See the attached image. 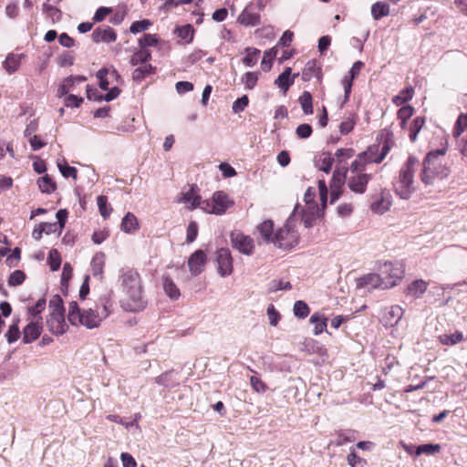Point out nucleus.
Wrapping results in <instances>:
<instances>
[{
	"instance_id": "1",
	"label": "nucleus",
	"mask_w": 467,
	"mask_h": 467,
	"mask_svg": "<svg viewBox=\"0 0 467 467\" xmlns=\"http://www.w3.org/2000/svg\"><path fill=\"white\" fill-rule=\"evenodd\" d=\"M119 282L125 297L122 300L123 307L130 312L143 310L147 306V300L143 295L141 279L134 269H127L119 276Z\"/></svg>"
},
{
	"instance_id": "2",
	"label": "nucleus",
	"mask_w": 467,
	"mask_h": 467,
	"mask_svg": "<svg viewBox=\"0 0 467 467\" xmlns=\"http://www.w3.org/2000/svg\"><path fill=\"white\" fill-rule=\"evenodd\" d=\"M446 151L445 148H441L426 155L420 172V180L425 185H431L435 181L448 177L450 169L445 161Z\"/></svg>"
},
{
	"instance_id": "3",
	"label": "nucleus",
	"mask_w": 467,
	"mask_h": 467,
	"mask_svg": "<svg viewBox=\"0 0 467 467\" xmlns=\"http://www.w3.org/2000/svg\"><path fill=\"white\" fill-rule=\"evenodd\" d=\"M418 163V159L410 155L400 171L398 180L394 183V189L401 199L408 200L414 192L413 174Z\"/></svg>"
},
{
	"instance_id": "4",
	"label": "nucleus",
	"mask_w": 467,
	"mask_h": 467,
	"mask_svg": "<svg viewBox=\"0 0 467 467\" xmlns=\"http://www.w3.org/2000/svg\"><path fill=\"white\" fill-rule=\"evenodd\" d=\"M67 319L74 326L80 324L88 329L99 327L103 320L96 309L81 310L75 301L69 303Z\"/></svg>"
},
{
	"instance_id": "5",
	"label": "nucleus",
	"mask_w": 467,
	"mask_h": 467,
	"mask_svg": "<svg viewBox=\"0 0 467 467\" xmlns=\"http://www.w3.org/2000/svg\"><path fill=\"white\" fill-rule=\"evenodd\" d=\"M296 211L297 207L295 208L291 216L286 220L284 227L275 232L274 244L277 248L286 250L297 244L299 234L296 229L297 223Z\"/></svg>"
},
{
	"instance_id": "6",
	"label": "nucleus",
	"mask_w": 467,
	"mask_h": 467,
	"mask_svg": "<svg viewBox=\"0 0 467 467\" xmlns=\"http://www.w3.org/2000/svg\"><path fill=\"white\" fill-rule=\"evenodd\" d=\"M202 209L208 213H214L217 215L223 214L228 208L233 206L234 202L223 192H216L213 193L212 201H204Z\"/></svg>"
},
{
	"instance_id": "7",
	"label": "nucleus",
	"mask_w": 467,
	"mask_h": 467,
	"mask_svg": "<svg viewBox=\"0 0 467 467\" xmlns=\"http://www.w3.org/2000/svg\"><path fill=\"white\" fill-rule=\"evenodd\" d=\"M232 246L245 255H251L254 249V242L249 235L239 230H234L230 234Z\"/></svg>"
},
{
	"instance_id": "8",
	"label": "nucleus",
	"mask_w": 467,
	"mask_h": 467,
	"mask_svg": "<svg viewBox=\"0 0 467 467\" xmlns=\"http://www.w3.org/2000/svg\"><path fill=\"white\" fill-rule=\"evenodd\" d=\"M358 287H366L368 290L379 288V289H389L393 287L394 282H385V278H382L380 274H368L366 275L357 281Z\"/></svg>"
},
{
	"instance_id": "9",
	"label": "nucleus",
	"mask_w": 467,
	"mask_h": 467,
	"mask_svg": "<svg viewBox=\"0 0 467 467\" xmlns=\"http://www.w3.org/2000/svg\"><path fill=\"white\" fill-rule=\"evenodd\" d=\"M350 172L351 175L348 177V187L355 193H364L368 182L371 180V174L365 173L364 171Z\"/></svg>"
},
{
	"instance_id": "10",
	"label": "nucleus",
	"mask_w": 467,
	"mask_h": 467,
	"mask_svg": "<svg viewBox=\"0 0 467 467\" xmlns=\"http://www.w3.org/2000/svg\"><path fill=\"white\" fill-rule=\"evenodd\" d=\"M379 272L381 273L382 278H385V282H394L393 286L397 285V282L402 278L404 274L401 264H393L391 262H385L381 265Z\"/></svg>"
},
{
	"instance_id": "11",
	"label": "nucleus",
	"mask_w": 467,
	"mask_h": 467,
	"mask_svg": "<svg viewBox=\"0 0 467 467\" xmlns=\"http://www.w3.org/2000/svg\"><path fill=\"white\" fill-rule=\"evenodd\" d=\"M218 273L221 276H228L233 273V258L229 249L221 248L216 252Z\"/></svg>"
},
{
	"instance_id": "12",
	"label": "nucleus",
	"mask_w": 467,
	"mask_h": 467,
	"mask_svg": "<svg viewBox=\"0 0 467 467\" xmlns=\"http://www.w3.org/2000/svg\"><path fill=\"white\" fill-rule=\"evenodd\" d=\"M47 326L48 330L56 336H60L66 333L67 325L65 321L64 313L51 312L47 318Z\"/></svg>"
},
{
	"instance_id": "13",
	"label": "nucleus",
	"mask_w": 467,
	"mask_h": 467,
	"mask_svg": "<svg viewBox=\"0 0 467 467\" xmlns=\"http://www.w3.org/2000/svg\"><path fill=\"white\" fill-rule=\"evenodd\" d=\"M375 150H377V148L375 147V145H372L368 147L367 150L358 154L357 158L352 161L349 167V171H365L366 166L368 164L374 163L373 155H375Z\"/></svg>"
},
{
	"instance_id": "14",
	"label": "nucleus",
	"mask_w": 467,
	"mask_h": 467,
	"mask_svg": "<svg viewBox=\"0 0 467 467\" xmlns=\"http://www.w3.org/2000/svg\"><path fill=\"white\" fill-rule=\"evenodd\" d=\"M43 330L42 317L32 319L23 329V342L29 344L39 337Z\"/></svg>"
},
{
	"instance_id": "15",
	"label": "nucleus",
	"mask_w": 467,
	"mask_h": 467,
	"mask_svg": "<svg viewBox=\"0 0 467 467\" xmlns=\"http://www.w3.org/2000/svg\"><path fill=\"white\" fill-rule=\"evenodd\" d=\"M348 170L345 167H337L336 170L333 172V176L330 182V188H331V196L333 202L336 199H337L338 194L337 191L341 188V186L344 184L345 181L348 182Z\"/></svg>"
},
{
	"instance_id": "16",
	"label": "nucleus",
	"mask_w": 467,
	"mask_h": 467,
	"mask_svg": "<svg viewBox=\"0 0 467 467\" xmlns=\"http://www.w3.org/2000/svg\"><path fill=\"white\" fill-rule=\"evenodd\" d=\"M92 308L96 309L97 313L103 320L106 319L113 309V302L110 294L105 293L101 295L95 302L94 307Z\"/></svg>"
},
{
	"instance_id": "17",
	"label": "nucleus",
	"mask_w": 467,
	"mask_h": 467,
	"mask_svg": "<svg viewBox=\"0 0 467 467\" xmlns=\"http://www.w3.org/2000/svg\"><path fill=\"white\" fill-rule=\"evenodd\" d=\"M180 202L189 204L190 208H201L205 206L201 196L198 194V188L192 185L188 191L182 193V197L179 200Z\"/></svg>"
},
{
	"instance_id": "18",
	"label": "nucleus",
	"mask_w": 467,
	"mask_h": 467,
	"mask_svg": "<svg viewBox=\"0 0 467 467\" xmlns=\"http://www.w3.org/2000/svg\"><path fill=\"white\" fill-rule=\"evenodd\" d=\"M205 261V253L202 250L195 251L188 260V266L191 274L193 275H200L203 270Z\"/></svg>"
},
{
	"instance_id": "19",
	"label": "nucleus",
	"mask_w": 467,
	"mask_h": 467,
	"mask_svg": "<svg viewBox=\"0 0 467 467\" xmlns=\"http://www.w3.org/2000/svg\"><path fill=\"white\" fill-rule=\"evenodd\" d=\"M404 314L400 306H391L384 310L382 320L385 326L393 327L399 323Z\"/></svg>"
},
{
	"instance_id": "20",
	"label": "nucleus",
	"mask_w": 467,
	"mask_h": 467,
	"mask_svg": "<svg viewBox=\"0 0 467 467\" xmlns=\"http://www.w3.org/2000/svg\"><path fill=\"white\" fill-rule=\"evenodd\" d=\"M92 39L96 43L113 42L116 40V33L108 26H99L92 32Z\"/></svg>"
},
{
	"instance_id": "21",
	"label": "nucleus",
	"mask_w": 467,
	"mask_h": 467,
	"mask_svg": "<svg viewBox=\"0 0 467 467\" xmlns=\"http://www.w3.org/2000/svg\"><path fill=\"white\" fill-rule=\"evenodd\" d=\"M297 209L299 208L296 205ZM300 213L298 210L296 213ZM302 221L304 222L306 228H310L313 226L314 221L320 215V210L316 203L309 204L306 209L303 210L302 213Z\"/></svg>"
},
{
	"instance_id": "22",
	"label": "nucleus",
	"mask_w": 467,
	"mask_h": 467,
	"mask_svg": "<svg viewBox=\"0 0 467 467\" xmlns=\"http://www.w3.org/2000/svg\"><path fill=\"white\" fill-rule=\"evenodd\" d=\"M335 158L332 157L330 152L324 151L318 154L315 159V167L326 173L331 171Z\"/></svg>"
},
{
	"instance_id": "23",
	"label": "nucleus",
	"mask_w": 467,
	"mask_h": 467,
	"mask_svg": "<svg viewBox=\"0 0 467 467\" xmlns=\"http://www.w3.org/2000/svg\"><path fill=\"white\" fill-rule=\"evenodd\" d=\"M428 284L422 279L413 281L406 289V295L412 298H420L427 290Z\"/></svg>"
},
{
	"instance_id": "24",
	"label": "nucleus",
	"mask_w": 467,
	"mask_h": 467,
	"mask_svg": "<svg viewBox=\"0 0 467 467\" xmlns=\"http://www.w3.org/2000/svg\"><path fill=\"white\" fill-rule=\"evenodd\" d=\"M260 235L266 243L274 244L275 233H274V223L271 220H265L257 226Z\"/></svg>"
},
{
	"instance_id": "25",
	"label": "nucleus",
	"mask_w": 467,
	"mask_h": 467,
	"mask_svg": "<svg viewBox=\"0 0 467 467\" xmlns=\"http://www.w3.org/2000/svg\"><path fill=\"white\" fill-rule=\"evenodd\" d=\"M391 201L388 195L381 194L377 200L371 202L370 209L373 213L383 214L389 210Z\"/></svg>"
},
{
	"instance_id": "26",
	"label": "nucleus",
	"mask_w": 467,
	"mask_h": 467,
	"mask_svg": "<svg viewBox=\"0 0 467 467\" xmlns=\"http://www.w3.org/2000/svg\"><path fill=\"white\" fill-rule=\"evenodd\" d=\"M237 21L245 26H254L260 24V16L244 8L239 15Z\"/></svg>"
},
{
	"instance_id": "27",
	"label": "nucleus",
	"mask_w": 467,
	"mask_h": 467,
	"mask_svg": "<svg viewBox=\"0 0 467 467\" xmlns=\"http://www.w3.org/2000/svg\"><path fill=\"white\" fill-rule=\"evenodd\" d=\"M119 77L118 72L112 68H101L97 72V78L99 80V88L103 90L109 89V78H117Z\"/></svg>"
},
{
	"instance_id": "28",
	"label": "nucleus",
	"mask_w": 467,
	"mask_h": 467,
	"mask_svg": "<svg viewBox=\"0 0 467 467\" xmlns=\"http://www.w3.org/2000/svg\"><path fill=\"white\" fill-rule=\"evenodd\" d=\"M162 285L165 294L172 300H176L180 297L181 293L177 285L174 284L172 279L169 276H163Z\"/></svg>"
},
{
	"instance_id": "29",
	"label": "nucleus",
	"mask_w": 467,
	"mask_h": 467,
	"mask_svg": "<svg viewBox=\"0 0 467 467\" xmlns=\"http://www.w3.org/2000/svg\"><path fill=\"white\" fill-rule=\"evenodd\" d=\"M105 265V254L103 253H97L91 260V270L94 276L101 278L103 268Z\"/></svg>"
},
{
	"instance_id": "30",
	"label": "nucleus",
	"mask_w": 467,
	"mask_h": 467,
	"mask_svg": "<svg viewBox=\"0 0 467 467\" xmlns=\"http://www.w3.org/2000/svg\"><path fill=\"white\" fill-rule=\"evenodd\" d=\"M86 80V78L84 77H67L64 79L63 83L59 86L57 89V95L58 97L65 96L69 93V91L72 89L74 84L76 81L78 82H83Z\"/></svg>"
},
{
	"instance_id": "31",
	"label": "nucleus",
	"mask_w": 467,
	"mask_h": 467,
	"mask_svg": "<svg viewBox=\"0 0 467 467\" xmlns=\"http://www.w3.org/2000/svg\"><path fill=\"white\" fill-rule=\"evenodd\" d=\"M139 223L136 216L128 213L121 222V230L127 234L134 233L138 229Z\"/></svg>"
},
{
	"instance_id": "32",
	"label": "nucleus",
	"mask_w": 467,
	"mask_h": 467,
	"mask_svg": "<svg viewBox=\"0 0 467 467\" xmlns=\"http://www.w3.org/2000/svg\"><path fill=\"white\" fill-rule=\"evenodd\" d=\"M309 321L314 325L315 335L321 334L327 328V318L319 313H314Z\"/></svg>"
},
{
	"instance_id": "33",
	"label": "nucleus",
	"mask_w": 467,
	"mask_h": 467,
	"mask_svg": "<svg viewBox=\"0 0 467 467\" xmlns=\"http://www.w3.org/2000/svg\"><path fill=\"white\" fill-rule=\"evenodd\" d=\"M20 319L18 317L14 318L13 324L9 326L7 332L5 337L9 344H12L18 340L21 332L19 329Z\"/></svg>"
},
{
	"instance_id": "34",
	"label": "nucleus",
	"mask_w": 467,
	"mask_h": 467,
	"mask_svg": "<svg viewBox=\"0 0 467 467\" xmlns=\"http://www.w3.org/2000/svg\"><path fill=\"white\" fill-rule=\"evenodd\" d=\"M156 382L159 385L164 386L166 388H173L179 384L178 379L174 378V372L172 370L167 371L158 376L156 378Z\"/></svg>"
},
{
	"instance_id": "35",
	"label": "nucleus",
	"mask_w": 467,
	"mask_h": 467,
	"mask_svg": "<svg viewBox=\"0 0 467 467\" xmlns=\"http://www.w3.org/2000/svg\"><path fill=\"white\" fill-rule=\"evenodd\" d=\"M151 59V53L148 49H140L137 52H135L131 58H130V64L132 66L137 65H144L147 64L149 60Z\"/></svg>"
},
{
	"instance_id": "36",
	"label": "nucleus",
	"mask_w": 467,
	"mask_h": 467,
	"mask_svg": "<svg viewBox=\"0 0 467 467\" xmlns=\"http://www.w3.org/2000/svg\"><path fill=\"white\" fill-rule=\"evenodd\" d=\"M290 74L291 68L286 67L275 81V83L284 91H286L294 83V80L290 79Z\"/></svg>"
},
{
	"instance_id": "37",
	"label": "nucleus",
	"mask_w": 467,
	"mask_h": 467,
	"mask_svg": "<svg viewBox=\"0 0 467 467\" xmlns=\"http://www.w3.org/2000/svg\"><path fill=\"white\" fill-rule=\"evenodd\" d=\"M389 14V6L383 2H377L371 6V15L375 20H379Z\"/></svg>"
},
{
	"instance_id": "38",
	"label": "nucleus",
	"mask_w": 467,
	"mask_h": 467,
	"mask_svg": "<svg viewBox=\"0 0 467 467\" xmlns=\"http://www.w3.org/2000/svg\"><path fill=\"white\" fill-rule=\"evenodd\" d=\"M414 89L411 86L402 89L397 96L393 97L392 102L396 106H401L405 102L410 100L413 97Z\"/></svg>"
},
{
	"instance_id": "39",
	"label": "nucleus",
	"mask_w": 467,
	"mask_h": 467,
	"mask_svg": "<svg viewBox=\"0 0 467 467\" xmlns=\"http://www.w3.org/2000/svg\"><path fill=\"white\" fill-rule=\"evenodd\" d=\"M3 67L9 74L16 72L20 67L19 56L9 54L4 61Z\"/></svg>"
},
{
	"instance_id": "40",
	"label": "nucleus",
	"mask_w": 467,
	"mask_h": 467,
	"mask_svg": "<svg viewBox=\"0 0 467 467\" xmlns=\"http://www.w3.org/2000/svg\"><path fill=\"white\" fill-rule=\"evenodd\" d=\"M154 72V67L150 64H144L138 67L132 73V78L136 81H141L147 76Z\"/></svg>"
},
{
	"instance_id": "41",
	"label": "nucleus",
	"mask_w": 467,
	"mask_h": 467,
	"mask_svg": "<svg viewBox=\"0 0 467 467\" xmlns=\"http://www.w3.org/2000/svg\"><path fill=\"white\" fill-rule=\"evenodd\" d=\"M439 339L442 345L452 346L463 341L464 337L462 332L456 331L451 335H441Z\"/></svg>"
},
{
	"instance_id": "42",
	"label": "nucleus",
	"mask_w": 467,
	"mask_h": 467,
	"mask_svg": "<svg viewBox=\"0 0 467 467\" xmlns=\"http://www.w3.org/2000/svg\"><path fill=\"white\" fill-rule=\"evenodd\" d=\"M37 184L40 191L44 193H51L56 190L55 182L47 174L39 178Z\"/></svg>"
},
{
	"instance_id": "43",
	"label": "nucleus",
	"mask_w": 467,
	"mask_h": 467,
	"mask_svg": "<svg viewBox=\"0 0 467 467\" xmlns=\"http://www.w3.org/2000/svg\"><path fill=\"white\" fill-rule=\"evenodd\" d=\"M174 32L181 39L185 40L186 43H190L192 41L194 34V29L192 26L185 25L182 26H178Z\"/></svg>"
},
{
	"instance_id": "44",
	"label": "nucleus",
	"mask_w": 467,
	"mask_h": 467,
	"mask_svg": "<svg viewBox=\"0 0 467 467\" xmlns=\"http://www.w3.org/2000/svg\"><path fill=\"white\" fill-rule=\"evenodd\" d=\"M425 124V119L423 117H417L413 119L412 124L410 128V140L414 142L417 140L418 133L420 131Z\"/></svg>"
},
{
	"instance_id": "45",
	"label": "nucleus",
	"mask_w": 467,
	"mask_h": 467,
	"mask_svg": "<svg viewBox=\"0 0 467 467\" xmlns=\"http://www.w3.org/2000/svg\"><path fill=\"white\" fill-rule=\"evenodd\" d=\"M299 103L305 114L313 113L312 96L308 91H304L299 97Z\"/></svg>"
},
{
	"instance_id": "46",
	"label": "nucleus",
	"mask_w": 467,
	"mask_h": 467,
	"mask_svg": "<svg viewBox=\"0 0 467 467\" xmlns=\"http://www.w3.org/2000/svg\"><path fill=\"white\" fill-rule=\"evenodd\" d=\"M277 54V50L275 48H271L264 53L263 60L261 63L262 69L264 71H269L272 67L273 60L275 59Z\"/></svg>"
},
{
	"instance_id": "47",
	"label": "nucleus",
	"mask_w": 467,
	"mask_h": 467,
	"mask_svg": "<svg viewBox=\"0 0 467 467\" xmlns=\"http://www.w3.org/2000/svg\"><path fill=\"white\" fill-rule=\"evenodd\" d=\"M293 311L296 317L305 318L308 316L310 309L306 302L298 300L295 303Z\"/></svg>"
},
{
	"instance_id": "48",
	"label": "nucleus",
	"mask_w": 467,
	"mask_h": 467,
	"mask_svg": "<svg viewBox=\"0 0 467 467\" xmlns=\"http://www.w3.org/2000/svg\"><path fill=\"white\" fill-rule=\"evenodd\" d=\"M441 447L440 444H422L417 447L416 449V455L420 454H435L441 451Z\"/></svg>"
},
{
	"instance_id": "49",
	"label": "nucleus",
	"mask_w": 467,
	"mask_h": 467,
	"mask_svg": "<svg viewBox=\"0 0 467 467\" xmlns=\"http://www.w3.org/2000/svg\"><path fill=\"white\" fill-rule=\"evenodd\" d=\"M47 261L52 271L59 269L61 265V256L57 249H51L49 251Z\"/></svg>"
},
{
	"instance_id": "50",
	"label": "nucleus",
	"mask_w": 467,
	"mask_h": 467,
	"mask_svg": "<svg viewBox=\"0 0 467 467\" xmlns=\"http://www.w3.org/2000/svg\"><path fill=\"white\" fill-rule=\"evenodd\" d=\"M466 125H467V114H461L454 125L453 128V136L455 138H458L462 135V133L466 130Z\"/></svg>"
},
{
	"instance_id": "51",
	"label": "nucleus",
	"mask_w": 467,
	"mask_h": 467,
	"mask_svg": "<svg viewBox=\"0 0 467 467\" xmlns=\"http://www.w3.org/2000/svg\"><path fill=\"white\" fill-rule=\"evenodd\" d=\"M413 108L411 106H403L398 111V119L401 120L400 126L402 129L406 126V121L412 116Z\"/></svg>"
},
{
	"instance_id": "52",
	"label": "nucleus",
	"mask_w": 467,
	"mask_h": 467,
	"mask_svg": "<svg viewBox=\"0 0 467 467\" xmlns=\"http://www.w3.org/2000/svg\"><path fill=\"white\" fill-rule=\"evenodd\" d=\"M97 203L101 216L104 218L109 217L112 209L108 207V198L104 195H99L97 198Z\"/></svg>"
},
{
	"instance_id": "53",
	"label": "nucleus",
	"mask_w": 467,
	"mask_h": 467,
	"mask_svg": "<svg viewBox=\"0 0 467 467\" xmlns=\"http://www.w3.org/2000/svg\"><path fill=\"white\" fill-rule=\"evenodd\" d=\"M258 80V73L256 72H246L243 78L242 81L245 85L246 89H253Z\"/></svg>"
},
{
	"instance_id": "54",
	"label": "nucleus",
	"mask_w": 467,
	"mask_h": 467,
	"mask_svg": "<svg viewBox=\"0 0 467 467\" xmlns=\"http://www.w3.org/2000/svg\"><path fill=\"white\" fill-rule=\"evenodd\" d=\"M355 154V150L351 148L348 149H337L335 152V158L337 159L338 164L343 161L352 158Z\"/></svg>"
},
{
	"instance_id": "55",
	"label": "nucleus",
	"mask_w": 467,
	"mask_h": 467,
	"mask_svg": "<svg viewBox=\"0 0 467 467\" xmlns=\"http://www.w3.org/2000/svg\"><path fill=\"white\" fill-rule=\"evenodd\" d=\"M158 37L156 35L145 34L139 40V46L140 49H147L148 47H152L157 45Z\"/></svg>"
},
{
	"instance_id": "56",
	"label": "nucleus",
	"mask_w": 467,
	"mask_h": 467,
	"mask_svg": "<svg viewBox=\"0 0 467 467\" xmlns=\"http://www.w3.org/2000/svg\"><path fill=\"white\" fill-rule=\"evenodd\" d=\"M260 51L256 48H248L247 55L244 57L243 61L247 67H253L256 64L259 57Z\"/></svg>"
},
{
	"instance_id": "57",
	"label": "nucleus",
	"mask_w": 467,
	"mask_h": 467,
	"mask_svg": "<svg viewBox=\"0 0 467 467\" xmlns=\"http://www.w3.org/2000/svg\"><path fill=\"white\" fill-rule=\"evenodd\" d=\"M151 26V22L148 19L135 21L131 24L130 31L133 34H138L147 30Z\"/></svg>"
},
{
	"instance_id": "58",
	"label": "nucleus",
	"mask_w": 467,
	"mask_h": 467,
	"mask_svg": "<svg viewBox=\"0 0 467 467\" xmlns=\"http://www.w3.org/2000/svg\"><path fill=\"white\" fill-rule=\"evenodd\" d=\"M43 12L47 16L50 17L53 22L59 21L61 18V11L51 5L44 4Z\"/></svg>"
},
{
	"instance_id": "59",
	"label": "nucleus",
	"mask_w": 467,
	"mask_h": 467,
	"mask_svg": "<svg viewBox=\"0 0 467 467\" xmlns=\"http://www.w3.org/2000/svg\"><path fill=\"white\" fill-rule=\"evenodd\" d=\"M57 167L60 171V172L62 173V175L65 177V178H73L75 181H77V169L75 167H72V166H68L67 163H60L58 162L57 163Z\"/></svg>"
},
{
	"instance_id": "60",
	"label": "nucleus",
	"mask_w": 467,
	"mask_h": 467,
	"mask_svg": "<svg viewBox=\"0 0 467 467\" xmlns=\"http://www.w3.org/2000/svg\"><path fill=\"white\" fill-rule=\"evenodd\" d=\"M26 279V275L21 270H16L8 278V285L10 286H16L21 285Z\"/></svg>"
},
{
	"instance_id": "61",
	"label": "nucleus",
	"mask_w": 467,
	"mask_h": 467,
	"mask_svg": "<svg viewBox=\"0 0 467 467\" xmlns=\"http://www.w3.org/2000/svg\"><path fill=\"white\" fill-rule=\"evenodd\" d=\"M46 306V299H39L34 306L28 308L29 314L32 316V319H36L41 317L39 315L45 309Z\"/></svg>"
},
{
	"instance_id": "62",
	"label": "nucleus",
	"mask_w": 467,
	"mask_h": 467,
	"mask_svg": "<svg viewBox=\"0 0 467 467\" xmlns=\"http://www.w3.org/2000/svg\"><path fill=\"white\" fill-rule=\"evenodd\" d=\"M292 288V285L287 281L283 280H273L269 284V290L271 292H276L279 290H290Z\"/></svg>"
},
{
	"instance_id": "63",
	"label": "nucleus",
	"mask_w": 467,
	"mask_h": 467,
	"mask_svg": "<svg viewBox=\"0 0 467 467\" xmlns=\"http://www.w3.org/2000/svg\"><path fill=\"white\" fill-rule=\"evenodd\" d=\"M348 462L351 467H364L366 461L357 455L355 451L352 449L350 453L347 457Z\"/></svg>"
},
{
	"instance_id": "64",
	"label": "nucleus",
	"mask_w": 467,
	"mask_h": 467,
	"mask_svg": "<svg viewBox=\"0 0 467 467\" xmlns=\"http://www.w3.org/2000/svg\"><path fill=\"white\" fill-rule=\"evenodd\" d=\"M312 127L309 124H301L296 130V134L299 139H307L312 134Z\"/></svg>"
}]
</instances>
